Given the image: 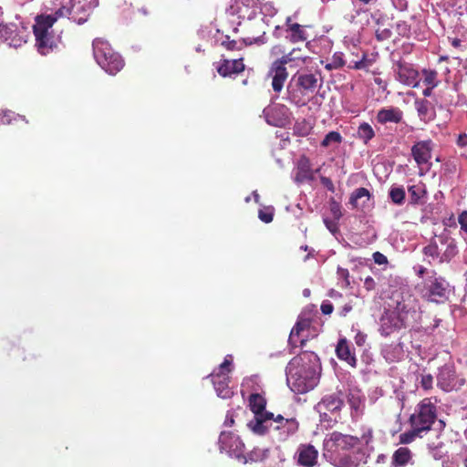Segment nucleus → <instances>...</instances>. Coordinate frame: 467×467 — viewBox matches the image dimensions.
<instances>
[{
  "label": "nucleus",
  "instance_id": "0eeeda50",
  "mask_svg": "<svg viewBox=\"0 0 467 467\" xmlns=\"http://www.w3.org/2000/svg\"><path fill=\"white\" fill-rule=\"evenodd\" d=\"M432 275L426 278L421 288L422 298L435 304H445L453 294V286L441 275L432 271Z\"/></svg>",
  "mask_w": 467,
  "mask_h": 467
},
{
  "label": "nucleus",
  "instance_id": "4468645a",
  "mask_svg": "<svg viewBox=\"0 0 467 467\" xmlns=\"http://www.w3.org/2000/svg\"><path fill=\"white\" fill-rule=\"evenodd\" d=\"M220 449L230 454L239 457L244 449V444L236 434L231 431H223L219 437Z\"/></svg>",
  "mask_w": 467,
  "mask_h": 467
},
{
  "label": "nucleus",
  "instance_id": "bf43d9fd",
  "mask_svg": "<svg viewBox=\"0 0 467 467\" xmlns=\"http://www.w3.org/2000/svg\"><path fill=\"white\" fill-rule=\"evenodd\" d=\"M456 144L460 148H465L467 147V133H461L459 134Z\"/></svg>",
  "mask_w": 467,
  "mask_h": 467
},
{
  "label": "nucleus",
  "instance_id": "cd10ccee",
  "mask_svg": "<svg viewBox=\"0 0 467 467\" xmlns=\"http://www.w3.org/2000/svg\"><path fill=\"white\" fill-rule=\"evenodd\" d=\"M439 239L442 244H446L447 245L445 251L443 252L441 257V261L450 262L458 254V247L456 242L451 238L442 235L439 236Z\"/></svg>",
  "mask_w": 467,
  "mask_h": 467
},
{
  "label": "nucleus",
  "instance_id": "c03bdc74",
  "mask_svg": "<svg viewBox=\"0 0 467 467\" xmlns=\"http://www.w3.org/2000/svg\"><path fill=\"white\" fill-rule=\"evenodd\" d=\"M420 387L425 390H431L433 388V377L431 374H422L420 381Z\"/></svg>",
  "mask_w": 467,
  "mask_h": 467
},
{
  "label": "nucleus",
  "instance_id": "423d86ee",
  "mask_svg": "<svg viewBox=\"0 0 467 467\" xmlns=\"http://www.w3.org/2000/svg\"><path fill=\"white\" fill-rule=\"evenodd\" d=\"M274 423H276L274 427L275 430L285 428L287 434L295 433L298 429V422L294 418L285 419L282 415L275 418L272 412L254 415V420H250L247 426L254 433L264 435L268 432Z\"/></svg>",
  "mask_w": 467,
  "mask_h": 467
},
{
  "label": "nucleus",
  "instance_id": "f704fd0d",
  "mask_svg": "<svg viewBox=\"0 0 467 467\" xmlns=\"http://www.w3.org/2000/svg\"><path fill=\"white\" fill-rule=\"evenodd\" d=\"M423 431L417 430V427L411 426V430L403 432L400 435V442L402 444H409L412 442L417 437H421Z\"/></svg>",
  "mask_w": 467,
  "mask_h": 467
},
{
  "label": "nucleus",
  "instance_id": "774afa93",
  "mask_svg": "<svg viewBox=\"0 0 467 467\" xmlns=\"http://www.w3.org/2000/svg\"><path fill=\"white\" fill-rule=\"evenodd\" d=\"M433 88H431V86H426V88L423 89L422 94L425 98L431 97L432 94Z\"/></svg>",
  "mask_w": 467,
  "mask_h": 467
},
{
  "label": "nucleus",
  "instance_id": "a19ab883",
  "mask_svg": "<svg viewBox=\"0 0 467 467\" xmlns=\"http://www.w3.org/2000/svg\"><path fill=\"white\" fill-rule=\"evenodd\" d=\"M71 11L67 6H61L58 8L53 15H39L36 17H49L54 19V24L57 22V20L60 17H66L70 15Z\"/></svg>",
  "mask_w": 467,
  "mask_h": 467
},
{
  "label": "nucleus",
  "instance_id": "473e14b6",
  "mask_svg": "<svg viewBox=\"0 0 467 467\" xmlns=\"http://www.w3.org/2000/svg\"><path fill=\"white\" fill-rule=\"evenodd\" d=\"M289 31L291 32L290 41L293 43L304 42L307 38L303 26L297 23L290 25Z\"/></svg>",
  "mask_w": 467,
  "mask_h": 467
},
{
  "label": "nucleus",
  "instance_id": "7c9ffc66",
  "mask_svg": "<svg viewBox=\"0 0 467 467\" xmlns=\"http://www.w3.org/2000/svg\"><path fill=\"white\" fill-rule=\"evenodd\" d=\"M357 137L361 140L365 145H368L375 137V131L369 123L362 122L358 127Z\"/></svg>",
  "mask_w": 467,
  "mask_h": 467
},
{
  "label": "nucleus",
  "instance_id": "13d9d810",
  "mask_svg": "<svg viewBox=\"0 0 467 467\" xmlns=\"http://www.w3.org/2000/svg\"><path fill=\"white\" fill-rule=\"evenodd\" d=\"M364 287L368 290V291H371V290H374L375 287H376V282L375 280L371 277V276H368L365 278L364 280Z\"/></svg>",
  "mask_w": 467,
  "mask_h": 467
},
{
  "label": "nucleus",
  "instance_id": "f8f14e48",
  "mask_svg": "<svg viewBox=\"0 0 467 467\" xmlns=\"http://www.w3.org/2000/svg\"><path fill=\"white\" fill-rule=\"evenodd\" d=\"M266 122L275 127H285L291 122L292 113L290 109L283 104H276L267 107L263 111Z\"/></svg>",
  "mask_w": 467,
  "mask_h": 467
},
{
  "label": "nucleus",
  "instance_id": "e433bc0d",
  "mask_svg": "<svg viewBox=\"0 0 467 467\" xmlns=\"http://www.w3.org/2000/svg\"><path fill=\"white\" fill-rule=\"evenodd\" d=\"M0 115H2V121L5 124H11L14 121L17 122L19 120H22V121H25L27 123V120L25 119L24 116L16 114L14 111H11V110H3V111H1Z\"/></svg>",
  "mask_w": 467,
  "mask_h": 467
},
{
  "label": "nucleus",
  "instance_id": "09e8293b",
  "mask_svg": "<svg viewBox=\"0 0 467 467\" xmlns=\"http://www.w3.org/2000/svg\"><path fill=\"white\" fill-rule=\"evenodd\" d=\"M348 402L350 405V407L355 410H358L361 404L360 398L355 394H349L348 396Z\"/></svg>",
  "mask_w": 467,
  "mask_h": 467
},
{
  "label": "nucleus",
  "instance_id": "ea45409f",
  "mask_svg": "<svg viewBox=\"0 0 467 467\" xmlns=\"http://www.w3.org/2000/svg\"><path fill=\"white\" fill-rule=\"evenodd\" d=\"M375 34L379 41H384L391 36L392 32L389 27L384 26V25L378 23V27L375 30Z\"/></svg>",
  "mask_w": 467,
  "mask_h": 467
},
{
  "label": "nucleus",
  "instance_id": "c9c22d12",
  "mask_svg": "<svg viewBox=\"0 0 467 467\" xmlns=\"http://www.w3.org/2000/svg\"><path fill=\"white\" fill-rule=\"evenodd\" d=\"M343 140V137L338 131H329L323 140L321 141V146L324 148L329 147L331 144H340Z\"/></svg>",
  "mask_w": 467,
  "mask_h": 467
},
{
  "label": "nucleus",
  "instance_id": "79ce46f5",
  "mask_svg": "<svg viewBox=\"0 0 467 467\" xmlns=\"http://www.w3.org/2000/svg\"><path fill=\"white\" fill-rule=\"evenodd\" d=\"M423 254L431 258H437L440 255L438 244L435 241H431L430 244L423 248Z\"/></svg>",
  "mask_w": 467,
  "mask_h": 467
},
{
  "label": "nucleus",
  "instance_id": "6ab92c4d",
  "mask_svg": "<svg viewBox=\"0 0 467 467\" xmlns=\"http://www.w3.org/2000/svg\"><path fill=\"white\" fill-rule=\"evenodd\" d=\"M245 69L243 58L238 59H221L216 66L218 74L223 78H231L234 75L239 74Z\"/></svg>",
  "mask_w": 467,
  "mask_h": 467
},
{
  "label": "nucleus",
  "instance_id": "a878e982",
  "mask_svg": "<svg viewBox=\"0 0 467 467\" xmlns=\"http://www.w3.org/2000/svg\"><path fill=\"white\" fill-rule=\"evenodd\" d=\"M0 39L11 47H18L22 44V38L18 36L15 25L0 24Z\"/></svg>",
  "mask_w": 467,
  "mask_h": 467
},
{
  "label": "nucleus",
  "instance_id": "6e6d98bb",
  "mask_svg": "<svg viewBox=\"0 0 467 467\" xmlns=\"http://www.w3.org/2000/svg\"><path fill=\"white\" fill-rule=\"evenodd\" d=\"M320 182L329 192H335V186L330 178L322 176L320 178Z\"/></svg>",
  "mask_w": 467,
  "mask_h": 467
},
{
  "label": "nucleus",
  "instance_id": "864d4df0",
  "mask_svg": "<svg viewBox=\"0 0 467 467\" xmlns=\"http://www.w3.org/2000/svg\"><path fill=\"white\" fill-rule=\"evenodd\" d=\"M372 256H373L374 262L377 265H381L388 264L387 257L383 254H381L380 252H375Z\"/></svg>",
  "mask_w": 467,
  "mask_h": 467
},
{
  "label": "nucleus",
  "instance_id": "aec40b11",
  "mask_svg": "<svg viewBox=\"0 0 467 467\" xmlns=\"http://www.w3.org/2000/svg\"><path fill=\"white\" fill-rule=\"evenodd\" d=\"M296 462L302 467H313L317 462L318 451L311 444H300L297 448Z\"/></svg>",
  "mask_w": 467,
  "mask_h": 467
},
{
  "label": "nucleus",
  "instance_id": "49530a36",
  "mask_svg": "<svg viewBox=\"0 0 467 467\" xmlns=\"http://www.w3.org/2000/svg\"><path fill=\"white\" fill-rule=\"evenodd\" d=\"M330 212L336 220H339L342 216L341 213V205L339 202L335 201L334 199H331L330 201Z\"/></svg>",
  "mask_w": 467,
  "mask_h": 467
},
{
  "label": "nucleus",
  "instance_id": "4d7b16f0",
  "mask_svg": "<svg viewBox=\"0 0 467 467\" xmlns=\"http://www.w3.org/2000/svg\"><path fill=\"white\" fill-rule=\"evenodd\" d=\"M320 309L324 315H330L333 312L334 306L329 301H324L321 304Z\"/></svg>",
  "mask_w": 467,
  "mask_h": 467
},
{
  "label": "nucleus",
  "instance_id": "052dcab7",
  "mask_svg": "<svg viewBox=\"0 0 467 467\" xmlns=\"http://www.w3.org/2000/svg\"><path fill=\"white\" fill-rule=\"evenodd\" d=\"M324 223L327 226V228L333 234H335L337 231V225L335 222L329 220V219H324Z\"/></svg>",
  "mask_w": 467,
  "mask_h": 467
},
{
  "label": "nucleus",
  "instance_id": "dca6fc26",
  "mask_svg": "<svg viewBox=\"0 0 467 467\" xmlns=\"http://www.w3.org/2000/svg\"><path fill=\"white\" fill-rule=\"evenodd\" d=\"M348 203L352 209L365 212L373 207L374 201L370 192L367 188L360 187L350 194Z\"/></svg>",
  "mask_w": 467,
  "mask_h": 467
},
{
  "label": "nucleus",
  "instance_id": "5fc2aeb1",
  "mask_svg": "<svg viewBox=\"0 0 467 467\" xmlns=\"http://www.w3.org/2000/svg\"><path fill=\"white\" fill-rule=\"evenodd\" d=\"M231 371V361L227 358L219 366L218 371L216 373H226L229 376Z\"/></svg>",
  "mask_w": 467,
  "mask_h": 467
},
{
  "label": "nucleus",
  "instance_id": "1a4fd4ad",
  "mask_svg": "<svg viewBox=\"0 0 467 467\" xmlns=\"http://www.w3.org/2000/svg\"><path fill=\"white\" fill-rule=\"evenodd\" d=\"M53 26L54 19L52 18L36 17V25L33 26V33L36 37V47L38 52L43 56H47L57 47L54 36L49 32Z\"/></svg>",
  "mask_w": 467,
  "mask_h": 467
},
{
  "label": "nucleus",
  "instance_id": "f03ea898",
  "mask_svg": "<svg viewBox=\"0 0 467 467\" xmlns=\"http://www.w3.org/2000/svg\"><path fill=\"white\" fill-rule=\"evenodd\" d=\"M359 444L358 436L333 431L323 441V455L333 465L344 467L350 462L349 452Z\"/></svg>",
  "mask_w": 467,
  "mask_h": 467
},
{
  "label": "nucleus",
  "instance_id": "c85d7f7f",
  "mask_svg": "<svg viewBox=\"0 0 467 467\" xmlns=\"http://www.w3.org/2000/svg\"><path fill=\"white\" fill-rule=\"evenodd\" d=\"M265 405L266 400L262 395L258 393H253L249 396L248 406L254 415L266 412L265 410Z\"/></svg>",
  "mask_w": 467,
  "mask_h": 467
},
{
  "label": "nucleus",
  "instance_id": "e2e57ef3",
  "mask_svg": "<svg viewBox=\"0 0 467 467\" xmlns=\"http://www.w3.org/2000/svg\"><path fill=\"white\" fill-rule=\"evenodd\" d=\"M368 63L367 62V60L365 58L359 60V61H357L355 63V66H354V68L356 69H363V68H366L368 67Z\"/></svg>",
  "mask_w": 467,
  "mask_h": 467
},
{
  "label": "nucleus",
  "instance_id": "2f4dec72",
  "mask_svg": "<svg viewBox=\"0 0 467 467\" xmlns=\"http://www.w3.org/2000/svg\"><path fill=\"white\" fill-rule=\"evenodd\" d=\"M312 129V124L306 119H302L295 122L293 133L298 137H306L311 132Z\"/></svg>",
  "mask_w": 467,
  "mask_h": 467
},
{
  "label": "nucleus",
  "instance_id": "412c9836",
  "mask_svg": "<svg viewBox=\"0 0 467 467\" xmlns=\"http://www.w3.org/2000/svg\"><path fill=\"white\" fill-rule=\"evenodd\" d=\"M214 386V389L218 397L222 399H229L234 392L229 387L230 377L226 373H212L209 375Z\"/></svg>",
  "mask_w": 467,
  "mask_h": 467
},
{
  "label": "nucleus",
  "instance_id": "58836bf2",
  "mask_svg": "<svg viewBox=\"0 0 467 467\" xmlns=\"http://www.w3.org/2000/svg\"><path fill=\"white\" fill-rule=\"evenodd\" d=\"M300 49L294 48L289 53L283 55L280 58H277L276 60H285L284 66L285 67L286 64H289L295 60H305V57L299 54Z\"/></svg>",
  "mask_w": 467,
  "mask_h": 467
},
{
  "label": "nucleus",
  "instance_id": "69168bd1",
  "mask_svg": "<svg viewBox=\"0 0 467 467\" xmlns=\"http://www.w3.org/2000/svg\"><path fill=\"white\" fill-rule=\"evenodd\" d=\"M224 424L230 427L234 424V415L232 413H227Z\"/></svg>",
  "mask_w": 467,
  "mask_h": 467
},
{
  "label": "nucleus",
  "instance_id": "f3484780",
  "mask_svg": "<svg viewBox=\"0 0 467 467\" xmlns=\"http://www.w3.org/2000/svg\"><path fill=\"white\" fill-rule=\"evenodd\" d=\"M434 143L431 140H420L411 147V156L415 162L420 166L430 162Z\"/></svg>",
  "mask_w": 467,
  "mask_h": 467
},
{
  "label": "nucleus",
  "instance_id": "7ed1b4c3",
  "mask_svg": "<svg viewBox=\"0 0 467 467\" xmlns=\"http://www.w3.org/2000/svg\"><path fill=\"white\" fill-rule=\"evenodd\" d=\"M320 70H298L292 78L288 99L297 107L306 105L310 97L322 86Z\"/></svg>",
  "mask_w": 467,
  "mask_h": 467
},
{
  "label": "nucleus",
  "instance_id": "4be33fe9",
  "mask_svg": "<svg viewBox=\"0 0 467 467\" xmlns=\"http://www.w3.org/2000/svg\"><path fill=\"white\" fill-rule=\"evenodd\" d=\"M402 119L403 112L397 107L382 108L376 115L377 122L381 125H385L387 123L398 124L402 120Z\"/></svg>",
  "mask_w": 467,
  "mask_h": 467
},
{
  "label": "nucleus",
  "instance_id": "5701e85b",
  "mask_svg": "<svg viewBox=\"0 0 467 467\" xmlns=\"http://www.w3.org/2000/svg\"><path fill=\"white\" fill-rule=\"evenodd\" d=\"M381 355L388 363L400 362L404 358L403 344L401 342L386 344L381 349Z\"/></svg>",
  "mask_w": 467,
  "mask_h": 467
},
{
  "label": "nucleus",
  "instance_id": "8fccbe9b",
  "mask_svg": "<svg viewBox=\"0 0 467 467\" xmlns=\"http://www.w3.org/2000/svg\"><path fill=\"white\" fill-rule=\"evenodd\" d=\"M461 230L467 234V211H462L458 216Z\"/></svg>",
  "mask_w": 467,
  "mask_h": 467
},
{
  "label": "nucleus",
  "instance_id": "72a5a7b5",
  "mask_svg": "<svg viewBox=\"0 0 467 467\" xmlns=\"http://www.w3.org/2000/svg\"><path fill=\"white\" fill-rule=\"evenodd\" d=\"M422 82L425 86H431V88H436L440 84L438 73L432 69H423L421 71Z\"/></svg>",
  "mask_w": 467,
  "mask_h": 467
},
{
  "label": "nucleus",
  "instance_id": "9b49d317",
  "mask_svg": "<svg viewBox=\"0 0 467 467\" xmlns=\"http://www.w3.org/2000/svg\"><path fill=\"white\" fill-rule=\"evenodd\" d=\"M311 318L304 315H300L294 327L292 328L289 338L288 346L290 347V353H294V349L298 347H305L308 341V336H305L304 332L307 331L311 327Z\"/></svg>",
  "mask_w": 467,
  "mask_h": 467
},
{
  "label": "nucleus",
  "instance_id": "393cba45",
  "mask_svg": "<svg viewBox=\"0 0 467 467\" xmlns=\"http://www.w3.org/2000/svg\"><path fill=\"white\" fill-rule=\"evenodd\" d=\"M336 353L340 360L346 361L352 368L357 367V358L346 338L338 340L336 348Z\"/></svg>",
  "mask_w": 467,
  "mask_h": 467
},
{
  "label": "nucleus",
  "instance_id": "b1692460",
  "mask_svg": "<svg viewBox=\"0 0 467 467\" xmlns=\"http://www.w3.org/2000/svg\"><path fill=\"white\" fill-rule=\"evenodd\" d=\"M415 108L420 119L425 123L433 120L436 117V110L434 106L426 99H416Z\"/></svg>",
  "mask_w": 467,
  "mask_h": 467
},
{
  "label": "nucleus",
  "instance_id": "ddd939ff",
  "mask_svg": "<svg viewBox=\"0 0 467 467\" xmlns=\"http://www.w3.org/2000/svg\"><path fill=\"white\" fill-rule=\"evenodd\" d=\"M285 60H275L267 72V77L272 78V88L275 93H280L284 88L285 82L288 78V71L284 66Z\"/></svg>",
  "mask_w": 467,
  "mask_h": 467
},
{
  "label": "nucleus",
  "instance_id": "a211bd4d",
  "mask_svg": "<svg viewBox=\"0 0 467 467\" xmlns=\"http://www.w3.org/2000/svg\"><path fill=\"white\" fill-rule=\"evenodd\" d=\"M437 385L446 392H450L457 388L458 380L453 366L446 364L440 368L437 375Z\"/></svg>",
  "mask_w": 467,
  "mask_h": 467
},
{
  "label": "nucleus",
  "instance_id": "2eb2a0df",
  "mask_svg": "<svg viewBox=\"0 0 467 467\" xmlns=\"http://www.w3.org/2000/svg\"><path fill=\"white\" fill-rule=\"evenodd\" d=\"M395 72L397 74V79L400 83L414 88L418 86L419 72L411 64L400 60L395 64Z\"/></svg>",
  "mask_w": 467,
  "mask_h": 467
},
{
  "label": "nucleus",
  "instance_id": "de8ad7c7",
  "mask_svg": "<svg viewBox=\"0 0 467 467\" xmlns=\"http://www.w3.org/2000/svg\"><path fill=\"white\" fill-rule=\"evenodd\" d=\"M337 274L339 278H341L345 281V286L348 287L350 285V281H349L350 276H349L348 270L347 268L337 267Z\"/></svg>",
  "mask_w": 467,
  "mask_h": 467
},
{
  "label": "nucleus",
  "instance_id": "9d476101",
  "mask_svg": "<svg viewBox=\"0 0 467 467\" xmlns=\"http://www.w3.org/2000/svg\"><path fill=\"white\" fill-rule=\"evenodd\" d=\"M343 404L344 400L340 392L324 396L316 406L317 410L320 414L321 421L337 422V419H331L328 416V412L333 414L339 412Z\"/></svg>",
  "mask_w": 467,
  "mask_h": 467
},
{
  "label": "nucleus",
  "instance_id": "338daca9",
  "mask_svg": "<svg viewBox=\"0 0 467 467\" xmlns=\"http://www.w3.org/2000/svg\"><path fill=\"white\" fill-rule=\"evenodd\" d=\"M441 322V319L435 317L433 319V324H431V326H428L427 328L431 329V330H434L435 328H437L440 326Z\"/></svg>",
  "mask_w": 467,
  "mask_h": 467
},
{
  "label": "nucleus",
  "instance_id": "c756f323",
  "mask_svg": "<svg viewBox=\"0 0 467 467\" xmlns=\"http://www.w3.org/2000/svg\"><path fill=\"white\" fill-rule=\"evenodd\" d=\"M411 460V451L407 447H400L392 455V465L405 466Z\"/></svg>",
  "mask_w": 467,
  "mask_h": 467
},
{
  "label": "nucleus",
  "instance_id": "0e129e2a",
  "mask_svg": "<svg viewBox=\"0 0 467 467\" xmlns=\"http://www.w3.org/2000/svg\"><path fill=\"white\" fill-rule=\"evenodd\" d=\"M409 192L411 195V198H412L413 201L416 202L420 198V196H419V194H418V192L416 191V186L409 187Z\"/></svg>",
  "mask_w": 467,
  "mask_h": 467
},
{
  "label": "nucleus",
  "instance_id": "37998d69",
  "mask_svg": "<svg viewBox=\"0 0 467 467\" xmlns=\"http://www.w3.org/2000/svg\"><path fill=\"white\" fill-rule=\"evenodd\" d=\"M222 45L227 50H241L244 47V42L236 41V40H230L229 36H226V40H223L222 42Z\"/></svg>",
  "mask_w": 467,
  "mask_h": 467
},
{
  "label": "nucleus",
  "instance_id": "603ef678",
  "mask_svg": "<svg viewBox=\"0 0 467 467\" xmlns=\"http://www.w3.org/2000/svg\"><path fill=\"white\" fill-rule=\"evenodd\" d=\"M373 438V432L371 429H368L358 439L360 440V444L363 443L365 445H368L369 442L372 441Z\"/></svg>",
  "mask_w": 467,
  "mask_h": 467
},
{
  "label": "nucleus",
  "instance_id": "20e7f679",
  "mask_svg": "<svg viewBox=\"0 0 467 467\" xmlns=\"http://www.w3.org/2000/svg\"><path fill=\"white\" fill-rule=\"evenodd\" d=\"M410 308L400 294L392 295L379 319V332L388 337L406 327Z\"/></svg>",
  "mask_w": 467,
  "mask_h": 467
},
{
  "label": "nucleus",
  "instance_id": "3c124183",
  "mask_svg": "<svg viewBox=\"0 0 467 467\" xmlns=\"http://www.w3.org/2000/svg\"><path fill=\"white\" fill-rule=\"evenodd\" d=\"M345 65L344 60L340 57H337L336 55L333 57V61L330 64H327L326 66V68L331 69V68H338Z\"/></svg>",
  "mask_w": 467,
  "mask_h": 467
},
{
  "label": "nucleus",
  "instance_id": "6e6552de",
  "mask_svg": "<svg viewBox=\"0 0 467 467\" xmlns=\"http://www.w3.org/2000/svg\"><path fill=\"white\" fill-rule=\"evenodd\" d=\"M437 402L435 397L421 400L409 419L410 426L417 427L424 433L430 431L438 417Z\"/></svg>",
  "mask_w": 467,
  "mask_h": 467
},
{
  "label": "nucleus",
  "instance_id": "4c0bfd02",
  "mask_svg": "<svg viewBox=\"0 0 467 467\" xmlns=\"http://www.w3.org/2000/svg\"><path fill=\"white\" fill-rule=\"evenodd\" d=\"M405 191L402 187L391 188L389 191V197L396 204H402L405 200Z\"/></svg>",
  "mask_w": 467,
  "mask_h": 467
},
{
  "label": "nucleus",
  "instance_id": "39448f33",
  "mask_svg": "<svg viewBox=\"0 0 467 467\" xmlns=\"http://www.w3.org/2000/svg\"><path fill=\"white\" fill-rule=\"evenodd\" d=\"M92 47L95 60L107 73L115 75L123 68V58L107 40L97 37L92 42Z\"/></svg>",
  "mask_w": 467,
  "mask_h": 467
},
{
  "label": "nucleus",
  "instance_id": "bb28decb",
  "mask_svg": "<svg viewBox=\"0 0 467 467\" xmlns=\"http://www.w3.org/2000/svg\"><path fill=\"white\" fill-rule=\"evenodd\" d=\"M313 179L310 161L307 158L303 157L298 161L296 172V181L303 182L305 181H311Z\"/></svg>",
  "mask_w": 467,
  "mask_h": 467
},
{
  "label": "nucleus",
  "instance_id": "a18cd8bd",
  "mask_svg": "<svg viewBox=\"0 0 467 467\" xmlns=\"http://www.w3.org/2000/svg\"><path fill=\"white\" fill-rule=\"evenodd\" d=\"M258 217L259 219L265 223H269L273 221L274 219V213H273V210L267 208V209H264V210H259V213H258Z\"/></svg>",
  "mask_w": 467,
  "mask_h": 467
},
{
  "label": "nucleus",
  "instance_id": "680f3d73",
  "mask_svg": "<svg viewBox=\"0 0 467 467\" xmlns=\"http://www.w3.org/2000/svg\"><path fill=\"white\" fill-rule=\"evenodd\" d=\"M352 310V305L350 303L345 304L339 311L340 317H345Z\"/></svg>",
  "mask_w": 467,
  "mask_h": 467
},
{
  "label": "nucleus",
  "instance_id": "f257e3e1",
  "mask_svg": "<svg viewBox=\"0 0 467 467\" xmlns=\"http://www.w3.org/2000/svg\"><path fill=\"white\" fill-rule=\"evenodd\" d=\"M320 371L317 355L312 351H303L288 362L285 368L286 380L294 392L303 394L317 385Z\"/></svg>",
  "mask_w": 467,
  "mask_h": 467
}]
</instances>
